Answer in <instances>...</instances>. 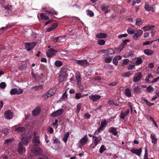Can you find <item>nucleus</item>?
<instances>
[{
  "instance_id": "1",
  "label": "nucleus",
  "mask_w": 159,
  "mask_h": 159,
  "mask_svg": "<svg viewBox=\"0 0 159 159\" xmlns=\"http://www.w3.org/2000/svg\"><path fill=\"white\" fill-rule=\"evenodd\" d=\"M56 88L51 89L43 94V98L44 100H46L49 97L52 96L56 92Z\"/></svg>"
},
{
  "instance_id": "2",
  "label": "nucleus",
  "mask_w": 159,
  "mask_h": 159,
  "mask_svg": "<svg viewBox=\"0 0 159 159\" xmlns=\"http://www.w3.org/2000/svg\"><path fill=\"white\" fill-rule=\"evenodd\" d=\"M57 52V51L52 48H50L46 51V54L48 57H51L54 56Z\"/></svg>"
},
{
  "instance_id": "3",
  "label": "nucleus",
  "mask_w": 159,
  "mask_h": 159,
  "mask_svg": "<svg viewBox=\"0 0 159 159\" xmlns=\"http://www.w3.org/2000/svg\"><path fill=\"white\" fill-rule=\"evenodd\" d=\"M33 143H34L35 146H39L40 145V143L39 139V137L36 136L35 133L34 134V137L33 139Z\"/></svg>"
},
{
  "instance_id": "4",
  "label": "nucleus",
  "mask_w": 159,
  "mask_h": 159,
  "mask_svg": "<svg viewBox=\"0 0 159 159\" xmlns=\"http://www.w3.org/2000/svg\"><path fill=\"white\" fill-rule=\"evenodd\" d=\"M26 44V48L27 50L30 51L34 48L36 45L37 43L36 42H33V43H27Z\"/></svg>"
},
{
  "instance_id": "5",
  "label": "nucleus",
  "mask_w": 159,
  "mask_h": 159,
  "mask_svg": "<svg viewBox=\"0 0 159 159\" xmlns=\"http://www.w3.org/2000/svg\"><path fill=\"white\" fill-rule=\"evenodd\" d=\"M4 115L6 119L10 120L12 118L13 113L10 110H8L5 112Z\"/></svg>"
},
{
  "instance_id": "6",
  "label": "nucleus",
  "mask_w": 159,
  "mask_h": 159,
  "mask_svg": "<svg viewBox=\"0 0 159 159\" xmlns=\"http://www.w3.org/2000/svg\"><path fill=\"white\" fill-rule=\"evenodd\" d=\"M93 138L94 139V146L93 148L96 146L102 140V138L101 135L98 136V137L96 136H93Z\"/></svg>"
},
{
  "instance_id": "7",
  "label": "nucleus",
  "mask_w": 159,
  "mask_h": 159,
  "mask_svg": "<svg viewBox=\"0 0 159 159\" xmlns=\"http://www.w3.org/2000/svg\"><path fill=\"white\" fill-rule=\"evenodd\" d=\"M142 77V74L140 72H139L134 75L133 81L134 82H138L140 80Z\"/></svg>"
},
{
  "instance_id": "8",
  "label": "nucleus",
  "mask_w": 159,
  "mask_h": 159,
  "mask_svg": "<svg viewBox=\"0 0 159 159\" xmlns=\"http://www.w3.org/2000/svg\"><path fill=\"white\" fill-rule=\"evenodd\" d=\"M18 145V147L17 151L19 154H22L25 151V148L23 146V144L21 142H20Z\"/></svg>"
},
{
  "instance_id": "9",
  "label": "nucleus",
  "mask_w": 159,
  "mask_h": 159,
  "mask_svg": "<svg viewBox=\"0 0 159 159\" xmlns=\"http://www.w3.org/2000/svg\"><path fill=\"white\" fill-rule=\"evenodd\" d=\"M64 112V110L63 109H60L57 111L53 112L51 114V116L52 117H54L61 115Z\"/></svg>"
},
{
  "instance_id": "10",
  "label": "nucleus",
  "mask_w": 159,
  "mask_h": 159,
  "mask_svg": "<svg viewBox=\"0 0 159 159\" xmlns=\"http://www.w3.org/2000/svg\"><path fill=\"white\" fill-rule=\"evenodd\" d=\"M31 151L35 155H40L42 153V151L39 148H34Z\"/></svg>"
},
{
  "instance_id": "11",
  "label": "nucleus",
  "mask_w": 159,
  "mask_h": 159,
  "mask_svg": "<svg viewBox=\"0 0 159 159\" xmlns=\"http://www.w3.org/2000/svg\"><path fill=\"white\" fill-rule=\"evenodd\" d=\"M143 33L141 30L139 29L137 31V33H135L133 35V39L134 40H137L138 38L140 37Z\"/></svg>"
},
{
  "instance_id": "12",
  "label": "nucleus",
  "mask_w": 159,
  "mask_h": 159,
  "mask_svg": "<svg viewBox=\"0 0 159 159\" xmlns=\"http://www.w3.org/2000/svg\"><path fill=\"white\" fill-rule=\"evenodd\" d=\"M101 98L99 95L97 94L92 95L89 96V98L93 101H97L99 100Z\"/></svg>"
},
{
  "instance_id": "13",
  "label": "nucleus",
  "mask_w": 159,
  "mask_h": 159,
  "mask_svg": "<svg viewBox=\"0 0 159 159\" xmlns=\"http://www.w3.org/2000/svg\"><path fill=\"white\" fill-rule=\"evenodd\" d=\"M68 70V67L67 66H64L61 68L60 74L68 76L67 71Z\"/></svg>"
},
{
  "instance_id": "14",
  "label": "nucleus",
  "mask_w": 159,
  "mask_h": 159,
  "mask_svg": "<svg viewBox=\"0 0 159 159\" xmlns=\"http://www.w3.org/2000/svg\"><path fill=\"white\" fill-rule=\"evenodd\" d=\"M130 151L132 153L140 156L142 152V148H140L139 149H132Z\"/></svg>"
},
{
  "instance_id": "15",
  "label": "nucleus",
  "mask_w": 159,
  "mask_h": 159,
  "mask_svg": "<svg viewBox=\"0 0 159 159\" xmlns=\"http://www.w3.org/2000/svg\"><path fill=\"white\" fill-rule=\"evenodd\" d=\"M41 111L40 106H38L32 111V115L34 116H36L39 115Z\"/></svg>"
},
{
  "instance_id": "16",
  "label": "nucleus",
  "mask_w": 159,
  "mask_h": 159,
  "mask_svg": "<svg viewBox=\"0 0 159 159\" xmlns=\"http://www.w3.org/2000/svg\"><path fill=\"white\" fill-rule=\"evenodd\" d=\"M88 138L87 135H85L80 140V142L82 145L85 144L88 142Z\"/></svg>"
},
{
  "instance_id": "17",
  "label": "nucleus",
  "mask_w": 159,
  "mask_h": 159,
  "mask_svg": "<svg viewBox=\"0 0 159 159\" xmlns=\"http://www.w3.org/2000/svg\"><path fill=\"white\" fill-rule=\"evenodd\" d=\"M133 91L134 93H135L137 94L140 93L141 92V88H139L138 85H133Z\"/></svg>"
},
{
  "instance_id": "18",
  "label": "nucleus",
  "mask_w": 159,
  "mask_h": 159,
  "mask_svg": "<svg viewBox=\"0 0 159 159\" xmlns=\"http://www.w3.org/2000/svg\"><path fill=\"white\" fill-rule=\"evenodd\" d=\"M107 34L105 33H100L96 35V37L98 39H103L106 38Z\"/></svg>"
},
{
  "instance_id": "19",
  "label": "nucleus",
  "mask_w": 159,
  "mask_h": 159,
  "mask_svg": "<svg viewBox=\"0 0 159 159\" xmlns=\"http://www.w3.org/2000/svg\"><path fill=\"white\" fill-rule=\"evenodd\" d=\"M77 63L83 66H86L88 65V62L86 60H78Z\"/></svg>"
},
{
  "instance_id": "20",
  "label": "nucleus",
  "mask_w": 159,
  "mask_h": 159,
  "mask_svg": "<svg viewBox=\"0 0 159 159\" xmlns=\"http://www.w3.org/2000/svg\"><path fill=\"white\" fill-rule=\"evenodd\" d=\"M25 128L23 127H18L16 128L15 130V131L17 132H23L25 131Z\"/></svg>"
},
{
  "instance_id": "21",
  "label": "nucleus",
  "mask_w": 159,
  "mask_h": 159,
  "mask_svg": "<svg viewBox=\"0 0 159 159\" xmlns=\"http://www.w3.org/2000/svg\"><path fill=\"white\" fill-rule=\"evenodd\" d=\"M21 143L25 145H27L29 142V139L26 137H23L21 138Z\"/></svg>"
},
{
  "instance_id": "22",
  "label": "nucleus",
  "mask_w": 159,
  "mask_h": 159,
  "mask_svg": "<svg viewBox=\"0 0 159 159\" xmlns=\"http://www.w3.org/2000/svg\"><path fill=\"white\" fill-rule=\"evenodd\" d=\"M143 52L145 54L148 56L152 55L154 53L153 51L149 49H145Z\"/></svg>"
},
{
  "instance_id": "23",
  "label": "nucleus",
  "mask_w": 159,
  "mask_h": 159,
  "mask_svg": "<svg viewBox=\"0 0 159 159\" xmlns=\"http://www.w3.org/2000/svg\"><path fill=\"white\" fill-rule=\"evenodd\" d=\"M43 85H41L39 86H33L32 89H34L36 91H38L40 90H43Z\"/></svg>"
},
{
  "instance_id": "24",
  "label": "nucleus",
  "mask_w": 159,
  "mask_h": 159,
  "mask_svg": "<svg viewBox=\"0 0 159 159\" xmlns=\"http://www.w3.org/2000/svg\"><path fill=\"white\" fill-rule=\"evenodd\" d=\"M109 132L114 135H116L117 134V131L116 129L114 127L110 128L109 130Z\"/></svg>"
},
{
  "instance_id": "25",
  "label": "nucleus",
  "mask_w": 159,
  "mask_h": 159,
  "mask_svg": "<svg viewBox=\"0 0 159 159\" xmlns=\"http://www.w3.org/2000/svg\"><path fill=\"white\" fill-rule=\"evenodd\" d=\"M75 77L77 82H81V75L79 71H77L76 72L75 74Z\"/></svg>"
},
{
  "instance_id": "26",
  "label": "nucleus",
  "mask_w": 159,
  "mask_h": 159,
  "mask_svg": "<svg viewBox=\"0 0 159 159\" xmlns=\"http://www.w3.org/2000/svg\"><path fill=\"white\" fill-rule=\"evenodd\" d=\"M57 25L58 24L57 23H54L52 24L50 28H48L47 29V31L48 32H49L52 30L55 29L57 26Z\"/></svg>"
},
{
  "instance_id": "27",
  "label": "nucleus",
  "mask_w": 159,
  "mask_h": 159,
  "mask_svg": "<svg viewBox=\"0 0 159 159\" xmlns=\"http://www.w3.org/2000/svg\"><path fill=\"white\" fill-rule=\"evenodd\" d=\"M154 27L155 26L153 25H149L146 26L142 28L145 31H148L150 30L151 28H154Z\"/></svg>"
},
{
  "instance_id": "28",
  "label": "nucleus",
  "mask_w": 159,
  "mask_h": 159,
  "mask_svg": "<svg viewBox=\"0 0 159 159\" xmlns=\"http://www.w3.org/2000/svg\"><path fill=\"white\" fill-rule=\"evenodd\" d=\"M151 138L152 139V143L156 144L157 142V139L155 137L154 134H152L151 135Z\"/></svg>"
},
{
  "instance_id": "29",
  "label": "nucleus",
  "mask_w": 159,
  "mask_h": 159,
  "mask_svg": "<svg viewBox=\"0 0 159 159\" xmlns=\"http://www.w3.org/2000/svg\"><path fill=\"white\" fill-rule=\"evenodd\" d=\"M67 76L64 75L60 74L58 79L59 81L61 82H63L65 78H67Z\"/></svg>"
},
{
  "instance_id": "30",
  "label": "nucleus",
  "mask_w": 159,
  "mask_h": 159,
  "mask_svg": "<svg viewBox=\"0 0 159 159\" xmlns=\"http://www.w3.org/2000/svg\"><path fill=\"white\" fill-rule=\"evenodd\" d=\"M109 7V5L107 4H103L101 6V8L103 11L107 10Z\"/></svg>"
},
{
  "instance_id": "31",
  "label": "nucleus",
  "mask_w": 159,
  "mask_h": 159,
  "mask_svg": "<svg viewBox=\"0 0 159 159\" xmlns=\"http://www.w3.org/2000/svg\"><path fill=\"white\" fill-rule=\"evenodd\" d=\"M112 58L113 57L112 56L106 57L104 60L105 62L107 63H110L112 61Z\"/></svg>"
},
{
  "instance_id": "32",
  "label": "nucleus",
  "mask_w": 159,
  "mask_h": 159,
  "mask_svg": "<svg viewBox=\"0 0 159 159\" xmlns=\"http://www.w3.org/2000/svg\"><path fill=\"white\" fill-rule=\"evenodd\" d=\"M40 16L42 20H48L49 19V17L48 16H46L44 13H41L40 14Z\"/></svg>"
},
{
  "instance_id": "33",
  "label": "nucleus",
  "mask_w": 159,
  "mask_h": 159,
  "mask_svg": "<svg viewBox=\"0 0 159 159\" xmlns=\"http://www.w3.org/2000/svg\"><path fill=\"white\" fill-rule=\"evenodd\" d=\"M125 93L126 96L128 97H130L131 96L130 90L129 88H127L125 89Z\"/></svg>"
},
{
  "instance_id": "34",
  "label": "nucleus",
  "mask_w": 159,
  "mask_h": 159,
  "mask_svg": "<svg viewBox=\"0 0 159 159\" xmlns=\"http://www.w3.org/2000/svg\"><path fill=\"white\" fill-rule=\"evenodd\" d=\"M136 25L139 26L141 25L143 23L142 20L141 19H136Z\"/></svg>"
},
{
  "instance_id": "35",
  "label": "nucleus",
  "mask_w": 159,
  "mask_h": 159,
  "mask_svg": "<svg viewBox=\"0 0 159 159\" xmlns=\"http://www.w3.org/2000/svg\"><path fill=\"white\" fill-rule=\"evenodd\" d=\"M69 135V132H66L65 134L64 137L63 138V141L65 143H66L67 139Z\"/></svg>"
},
{
  "instance_id": "36",
  "label": "nucleus",
  "mask_w": 159,
  "mask_h": 159,
  "mask_svg": "<svg viewBox=\"0 0 159 159\" xmlns=\"http://www.w3.org/2000/svg\"><path fill=\"white\" fill-rule=\"evenodd\" d=\"M14 139L13 138H11L10 139H6L4 141V144H5L11 143V142L14 140Z\"/></svg>"
},
{
  "instance_id": "37",
  "label": "nucleus",
  "mask_w": 159,
  "mask_h": 159,
  "mask_svg": "<svg viewBox=\"0 0 159 159\" xmlns=\"http://www.w3.org/2000/svg\"><path fill=\"white\" fill-rule=\"evenodd\" d=\"M143 62L142 59L139 57H138L136 61V64L137 65H139L141 64Z\"/></svg>"
},
{
  "instance_id": "38",
  "label": "nucleus",
  "mask_w": 159,
  "mask_h": 159,
  "mask_svg": "<svg viewBox=\"0 0 159 159\" xmlns=\"http://www.w3.org/2000/svg\"><path fill=\"white\" fill-rule=\"evenodd\" d=\"M55 65L57 67H59L62 65V63L60 61H55Z\"/></svg>"
},
{
  "instance_id": "39",
  "label": "nucleus",
  "mask_w": 159,
  "mask_h": 159,
  "mask_svg": "<svg viewBox=\"0 0 159 159\" xmlns=\"http://www.w3.org/2000/svg\"><path fill=\"white\" fill-rule=\"evenodd\" d=\"M46 12L49 13H51L55 15H57V12L53 9H51L49 11H46Z\"/></svg>"
},
{
  "instance_id": "40",
  "label": "nucleus",
  "mask_w": 159,
  "mask_h": 159,
  "mask_svg": "<svg viewBox=\"0 0 159 159\" xmlns=\"http://www.w3.org/2000/svg\"><path fill=\"white\" fill-rule=\"evenodd\" d=\"M133 74L132 72H131L130 71L128 72L125 73L124 75L123 76V77H128L129 76L132 75Z\"/></svg>"
},
{
  "instance_id": "41",
  "label": "nucleus",
  "mask_w": 159,
  "mask_h": 159,
  "mask_svg": "<svg viewBox=\"0 0 159 159\" xmlns=\"http://www.w3.org/2000/svg\"><path fill=\"white\" fill-rule=\"evenodd\" d=\"M107 53L110 54H112L114 53V51L112 49L109 48L107 50Z\"/></svg>"
},
{
  "instance_id": "42",
  "label": "nucleus",
  "mask_w": 159,
  "mask_h": 159,
  "mask_svg": "<svg viewBox=\"0 0 159 159\" xmlns=\"http://www.w3.org/2000/svg\"><path fill=\"white\" fill-rule=\"evenodd\" d=\"M109 104H111V105H114L116 106H119L120 105L116 103H115V102L113 101H112L111 100H109L108 101V102H107Z\"/></svg>"
},
{
  "instance_id": "43",
  "label": "nucleus",
  "mask_w": 159,
  "mask_h": 159,
  "mask_svg": "<svg viewBox=\"0 0 159 159\" xmlns=\"http://www.w3.org/2000/svg\"><path fill=\"white\" fill-rule=\"evenodd\" d=\"M17 91V89L16 88L13 89H11L10 91V94L11 95H15L16 94V92Z\"/></svg>"
},
{
  "instance_id": "44",
  "label": "nucleus",
  "mask_w": 159,
  "mask_h": 159,
  "mask_svg": "<svg viewBox=\"0 0 159 159\" xmlns=\"http://www.w3.org/2000/svg\"><path fill=\"white\" fill-rule=\"evenodd\" d=\"M146 90L149 93H152L154 89L151 86H149L147 88Z\"/></svg>"
},
{
  "instance_id": "45",
  "label": "nucleus",
  "mask_w": 159,
  "mask_h": 159,
  "mask_svg": "<svg viewBox=\"0 0 159 159\" xmlns=\"http://www.w3.org/2000/svg\"><path fill=\"white\" fill-rule=\"evenodd\" d=\"M144 159H148V153L147 147H145Z\"/></svg>"
},
{
  "instance_id": "46",
  "label": "nucleus",
  "mask_w": 159,
  "mask_h": 159,
  "mask_svg": "<svg viewBox=\"0 0 159 159\" xmlns=\"http://www.w3.org/2000/svg\"><path fill=\"white\" fill-rule=\"evenodd\" d=\"M127 31L128 33L130 34H133L134 33V30H132L129 28L127 29Z\"/></svg>"
},
{
  "instance_id": "47",
  "label": "nucleus",
  "mask_w": 159,
  "mask_h": 159,
  "mask_svg": "<svg viewBox=\"0 0 159 159\" xmlns=\"http://www.w3.org/2000/svg\"><path fill=\"white\" fill-rule=\"evenodd\" d=\"M98 43L100 45H104L105 44V41L104 40L98 39Z\"/></svg>"
},
{
  "instance_id": "48",
  "label": "nucleus",
  "mask_w": 159,
  "mask_h": 159,
  "mask_svg": "<svg viewBox=\"0 0 159 159\" xmlns=\"http://www.w3.org/2000/svg\"><path fill=\"white\" fill-rule=\"evenodd\" d=\"M145 9L148 11H150L152 10V9H153V8L149 6L148 4H146L144 7Z\"/></svg>"
},
{
  "instance_id": "49",
  "label": "nucleus",
  "mask_w": 159,
  "mask_h": 159,
  "mask_svg": "<svg viewBox=\"0 0 159 159\" xmlns=\"http://www.w3.org/2000/svg\"><path fill=\"white\" fill-rule=\"evenodd\" d=\"M106 149L105 146L104 145H102L99 149V152L100 153H102Z\"/></svg>"
},
{
  "instance_id": "50",
  "label": "nucleus",
  "mask_w": 159,
  "mask_h": 159,
  "mask_svg": "<svg viewBox=\"0 0 159 159\" xmlns=\"http://www.w3.org/2000/svg\"><path fill=\"white\" fill-rule=\"evenodd\" d=\"M87 15L90 17H92L94 15V13L91 11L88 10H87Z\"/></svg>"
},
{
  "instance_id": "51",
  "label": "nucleus",
  "mask_w": 159,
  "mask_h": 159,
  "mask_svg": "<svg viewBox=\"0 0 159 159\" xmlns=\"http://www.w3.org/2000/svg\"><path fill=\"white\" fill-rule=\"evenodd\" d=\"M77 113H79L80 111V110L81 107V103H79L77 105Z\"/></svg>"
},
{
  "instance_id": "52",
  "label": "nucleus",
  "mask_w": 159,
  "mask_h": 159,
  "mask_svg": "<svg viewBox=\"0 0 159 159\" xmlns=\"http://www.w3.org/2000/svg\"><path fill=\"white\" fill-rule=\"evenodd\" d=\"M9 129L7 128H4L2 129V133L5 135H7Z\"/></svg>"
},
{
  "instance_id": "53",
  "label": "nucleus",
  "mask_w": 159,
  "mask_h": 159,
  "mask_svg": "<svg viewBox=\"0 0 159 159\" xmlns=\"http://www.w3.org/2000/svg\"><path fill=\"white\" fill-rule=\"evenodd\" d=\"M6 86V83L4 82H2L0 83V88L4 89Z\"/></svg>"
},
{
  "instance_id": "54",
  "label": "nucleus",
  "mask_w": 159,
  "mask_h": 159,
  "mask_svg": "<svg viewBox=\"0 0 159 159\" xmlns=\"http://www.w3.org/2000/svg\"><path fill=\"white\" fill-rule=\"evenodd\" d=\"M154 41L155 40H152V41H146L145 42L143 43V45L145 46V45H148L152 43H153Z\"/></svg>"
},
{
  "instance_id": "55",
  "label": "nucleus",
  "mask_w": 159,
  "mask_h": 159,
  "mask_svg": "<svg viewBox=\"0 0 159 159\" xmlns=\"http://www.w3.org/2000/svg\"><path fill=\"white\" fill-rule=\"evenodd\" d=\"M67 97V94H66V91H65V92L62 95L61 99H62V100H65V99Z\"/></svg>"
},
{
  "instance_id": "56",
  "label": "nucleus",
  "mask_w": 159,
  "mask_h": 159,
  "mask_svg": "<svg viewBox=\"0 0 159 159\" xmlns=\"http://www.w3.org/2000/svg\"><path fill=\"white\" fill-rule=\"evenodd\" d=\"M82 97H83V96L81 95V94L80 93H76L75 96V98L77 99H79Z\"/></svg>"
},
{
  "instance_id": "57",
  "label": "nucleus",
  "mask_w": 159,
  "mask_h": 159,
  "mask_svg": "<svg viewBox=\"0 0 159 159\" xmlns=\"http://www.w3.org/2000/svg\"><path fill=\"white\" fill-rule=\"evenodd\" d=\"M3 7L5 9L8 11L10 10L11 9V6L10 5H8L7 6H4Z\"/></svg>"
},
{
  "instance_id": "58",
  "label": "nucleus",
  "mask_w": 159,
  "mask_h": 159,
  "mask_svg": "<svg viewBox=\"0 0 159 159\" xmlns=\"http://www.w3.org/2000/svg\"><path fill=\"white\" fill-rule=\"evenodd\" d=\"M78 86L79 87V89L81 90H83L84 89L83 85L81 83V82H78Z\"/></svg>"
},
{
  "instance_id": "59",
  "label": "nucleus",
  "mask_w": 159,
  "mask_h": 159,
  "mask_svg": "<svg viewBox=\"0 0 159 159\" xmlns=\"http://www.w3.org/2000/svg\"><path fill=\"white\" fill-rule=\"evenodd\" d=\"M38 159H48V157L46 154H43L42 157H39Z\"/></svg>"
},
{
  "instance_id": "60",
  "label": "nucleus",
  "mask_w": 159,
  "mask_h": 159,
  "mask_svg": "<svg viewBox=\"0 0 159 159\" xmlns=\"http://www.w3.org/2000/svg\"><path fill=\"white\" fill-rule=\"evenodd\" d=\"M129 61V60L128 59H125L124 60L122 64V65L123 66H124L125 65H127Z\"/></svg>"
},
{
  "instance_id": "61",
  "label": "nucleus",
  "mask_w": 159,
  "mask_h": 159,
  "mask_svg": "<svg viewBox=\"0 0 159 159\" xmlns=\"http://www.w3.org/2000/svg\"><path fill=\"white\" fill-rule=\"evenodd\" d=\"M107 125V123L106 120L102 121L101 123V126L104 127Z\"/></svg>"
},
{
  "instance_id": "62",
  "label": "nucleus",
  "mask_w": 159,
  "mask_h": 159,
  "mask_svg": "<svg viewBox=\"0 0 159 159\" xmlns=\"http://www.w3.org/2000/svg\"><path fill=\"white\" fill-rule=\"evenodd\" d=\"M128 36V34H120L118 36L119 39H121L122 38L126 37Z\"/></svg>"
},
{
  "instance_id": "63",
  "label": "nucleus",
  "mask_w": 159,
  "mask_h": 159,
  "mask_svg": "<svg viewBox=\"0 0 159 159\" xmlns=\"http://www.w3.org/2000/svg\"><path fill=\"white\" fill-rule=\"evenodd\" d=\"M23 90L20 89H17V91L16 92V94L18 95L21 94L23 93Z\"/></svg>"
},
{
  "instance_id": "64",
  "label": "nucleus",
  "mask_w": 159,
  "mask_h": 159,
  "mask_svg": "<svg viewBox=\"0 0 159 159\" xmlns=\"http://www.w3.org/2000/svg\"><path fill=\"white\" fill-rule=\"evenodd\" d=\"M124 47V45L121 43L120 44L118 47V49L120 51H121Z\"/></svg>"
}]
</instances>
